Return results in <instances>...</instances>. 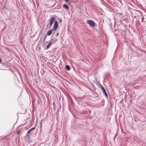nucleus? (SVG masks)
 I'll return each instance as SVG.
<instances>
[{"label":"nucleus","mask_w":146,"mask_h":146,"mask_svg":"<svg viewBox=\"0 0 146 146\" xmlns=\"http://www.w3.org/2000/svg\"><path fill=\"white\" fill-rule=\"evenodd\" d=\"M87 23L91 27H94L95 25V23L94 21L92 20H88L87 21Z\"/></svg>","instance_id":"1"},{"label":"nucleus","mask_w":146,"mask_h":146,"mask_svg":"<svg viewBox=\"0 0 146 146\" xmlns=\"http://www.w3.org/2000/svg\"><path fill=\"white\" fill-rule=\"evenodd\" d=\"M58 22L57 21H55L54 23L53 30L55 31L58 28Z\"/></svg>","instance_id":"2"},{"label":"nucleus","mask_w":146,"mask_h":146,"mask_svg":"<svg viewBox=\"0 0 146 146\" xmlns=\"http://www.w3.org/2000/svg\"><path fill=\"white\" fill-rule=\"evenodd\" d=\"M54 19L55 17H52L51 18V19H50L49 20V22L50 28L52 26V24L53 23V22L54 20Z\"/></svg>","instance_id":"3"},{"label":"nucleus","mask_w":146,"mask_h":146,"mask_svg":"<svg viewBox=\"0 0 146 146\" xmlns=\"http://www.w3.org/2000/svg\"><path fill=\"white\" fill-rule=\"evenodd\" d=\"M53 29H51L48 31L46 33V34L48 36H49L51 35Z\"/></svg>","instance_id":"4"},{"label":"nucleus","mask_w":146,"mask_h":146,"mask_svg":"<svg viewBox=\"0 0 146 146\" xmlns=\"http://www.w3.org/2000/svg\"><path fill=\"white\" fill-rule=\"evenodd\" d=\"M52 43V42H50L49 44L46 47V49H47L49 48L50 47Z\"/></svg>","instance_id":"5"},{"label":"nucleus","mask_w":146,"mask_h":146,"mask_svg":"<svg viewBox=\"0 0 146 146\" xmlns=\"http://www.w3.org/2000/svg\"><path fill=\"white\" fill-rule=\"evenodd\" d=\"M35 129V127H33V128H32L31 129H30L29 130V131H28L27 132V133L28 134H29L32 130H34V129Z\"/></svg>","instance_id":"6"},{"label":"nucleus","mask_w":146,"mask_h":146,"mask_svg":"<svg viewBox=\"0 0 146 146\" xmlns=\"http://www.w3.org/2000/svg\"><path fill=\"white\" fill-rule=\"evenodd\" d=\"M63 7L64 8L66 9H69L68 6L66 4H64L63 5Z\"/></svg>","instance_id":"7"},{"label":"nucleus","mask_w":146,"mask_h":146,"mask_svg":"<svg viewBox=\"0 0 146 146\" xmlns=\"http://www.w3.org/2000/svg\"><path fill=\"white\" fill-rule=\"evenodd\" d=\"M66 69L68 70H70V66L68 65H66Z\"/></svg>","instance_id":"8"},{"label":"nucleus","mask_w":146,"mask_h":146,"mask_svg":"<svg viewBox=\"0 0 146 146\" xmlns=\"http://www.w3.org/2000/svg\"><path fill=\"white\" fill-rule=\"evenodd\" d=\"M104 95H105V96L106 97H108V95H107V94L106 92H104Z\"/></svg>","instance_id":"9"},{"label":"nucleus","mask_w":146,"mask_h":146,"mask_svg":"<svg viewBox=\"0 0 146 146\" xmlns=\"http://www.w3.org/2000/svg\"><path fill=\"white\" fill-rule=\"evenodd\" d=\"M100 88L102 89V90H103L105 89L100 84Z\"/></svg>","instance_id":"10"},{"label":"nucleus","mask_w":146,"mask_h":146,"mask_svg":"<svg viewBox=\"0 0 146 146\" xmlns=\"http://www.w3.org/2000/svg\"><path fill=\"white\" fill-rule=\"evenodd\" d=\"M100 88L102 89V90H103L105 89L100 84Z\"/></svg>","instance_id":"11"},{"label":"nucleus","mask_w":146,"mask_h":146,"mask_svg":"<svg viewBox=\"0 0 146 146\" xmlns=\"http://www.w3.org/2000/svg\"><path fill=\"white\" fill-rule=\"evenodd\" d=\"M100 88L102 89V90H103L105 89L100 84Z\"/></svg>","instance_id":"12"},{"label":"nucleus","mask_w":146,"mask_h":146,"mask_svg":"<svg viewBox=\"0 0 146 146\" xmlns=\"http://www.w3.org/2000/svg\"><path fill=\"white\" fill-rule=\"evenodd\" d=\"M21 131L19 130L17 132V134H19L20 133Z\"/></svg>","instance_id":"13"},{"label":"nucleus","mask_w":146,"mask_h":146,"mask_svg":"<svg viewBox=\"0 0 146 146\" xmlns=\"http://www.w3.org/2000/svg\"><path fill=\"white\" fill-rule=\"evenodd\" d=\"M102 91H103V93H104V92H106L105 89L103 90Z\"/></svg>","instance_id":"14"},{"label":"nucleus","mask_w":146,"mask_h":146,"mask_svg":"<svg viewBox=\"0 0 146 146\" xmlns=\"http://www.w3.org/2000/svg\"><path fill=\"white\" fill-rule=\"evenodd\" d=\"M59 35V33H58L56 34V36H57L58 35Z\"/></svg>","instance_id":"15"},{"label":"nucleus","mask_w":146,"mask_h":146,"mask_svg":"<svg viewBox=\"0 0 146 146\" xmlns=\"http://www.w3.org/2000/svg\"><path fill=\"white\" fill-rule=\"evenodd\" d=\"M69 0H65V1L67 2H68V1Z\"/></svg>","instance_id":"16"}]
</instances>
